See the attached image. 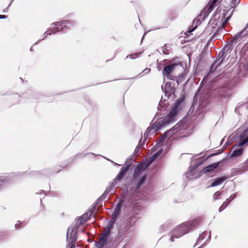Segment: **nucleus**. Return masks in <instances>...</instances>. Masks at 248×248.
<instances>
[{"mask_svg": "<svg viewBox=\"0 0 248 248\" xmlns=\"http://www.w3.org/2000/svg\"><path fill=\"white\" fill-rule=\"evenodd\" d=\"M186 97L184 95L180 97L174 102L173 105L171 107V109L169 111L168 114L166 116L162 117L161 120L158 122H155L153 123L155 118H154L150 123V126H149L145 133L144 140H146L149 135H151L152 130H154L152 133L160 130L163 128L166 127L167 125L175 122L178 115L180 110L182 109L183 106L185 103Z\"/></svg>", "mask_w": 248, "mask_h": 248, "instance_id": "f257e3e1", "label": "nucleus"}, {"mask_svg": "<svg viewBox=\"0 0 248 248\" xmlns=\"http://www.w3.org/2000/svg\"><path fill=\"white\" fill-rule=\"evenodd\" d=\"M200 222V219L196 218L191 221L185 222L177 226L172 231L170 241L172 242L174 241L173 238H178L192 230H194Z\"/></svg>", "mask_w": 248, "mask_h": 248, "instance_id": "f03ea898", "label": "nucleus"}, {"mask_svg": "<svg viewBox=\"0 0 248 248\" xmlns=\"http://www.w3.org/2000/svg\"><path fill=\"white\" fill-rule=\"evenodd\" d=\"M186 126V121L183 119L180 120L177 124L172 127L170 129L166 130L163 133L159 141L156 143V145L160 147L161 145L163 144L165 140L169 135H173V134H175L181 130H185Z\"/></svg>", "mask_w": 248, "mask_h": 248, "instance_id": "7ed1b4c3", "label": "nucleus"}, {"mask_svg": "<svg viewBox=\"0 0 248 248\" xmlns=\"http://www.w3.org/2000/svg\"><path fill=\"white\" fill-rule=\"evenodd\" d=\"M76 23L77 22L75 20L69 19L61 20L53 22L51 25L55 26V27L52 28V32L55 34L57 32L65 31L68 30H71Z\"/></svg>", "mask_w": 248, "mask_h": 248, "instance_id": "20e7f679", "label": "nucleus"}, {"mask_svg": "<svg viewBox=\"0 0 248 248\" xmlns=\"http://www.w3.org/2000/svg\"><path fill=\"white\" fill-rule=\"evenodd\" d=\"M236 139V146H245L248 145V125L243 129H239L235 135Z\"/></svg>", "mask_w": 248, "mask_h": 248, "instance_id": "39448f33", "label": "nucleus"}, {"mask_svg": "<svg viewBox=\"0 0 248 248\" xmlns=\"http://www.w3.org/2000/svg\"><path fill=\"white\" fill-rule=\"evenodd\" d=\"M179 57L176 56L172 58V63L171 64L165 66L162 69V75L164 77H168L171 75V73L173 72L176 67L177 66H181L184 71H186V68L183 66L182 62L179 61Z\"/></svg>", "mask_w": 248, "mask_h": 248, "instance_id": "423d86ee", "label": "nucleus"}, {"mask_svg": "<svg viewBox=\"0 0 248 248\" xmlns=\"http://www.w3.org/2000/svg\"><path fill=\"white\" fill-rule=\"evenodd\" d=\"M150 165L146 161L143 160L140 162L136 166L134 170L132 175L131 183L133 184L137 182L138 178L142 174V173Z\"/></svg>", "mask_w": 248, "mask_h": 248, "instance_id": "0eeeda50", "label": "nucleus"}, {"mask_svg": "<svg viewBox=\"0 0 248 248\" xmlns=\"http://www.w3.org/2000/svg\"><path fill=\"white\" fill-rule=\"evenodd\" d=\"M231 88L226 85L218 87L213 91L211 95L219 100L228 98L231 94Z\"/></svg>", "mask_w": 248, "mask_h": 248, "instance_id": "6e6552de", "label": "nucleus"}, {"mask_svg": "<svg viewBox=\"0 0 248 248\" xmlns=\"http://www.w3.org/2000/svg\"><path fill=\"white\" fill-rule=\"evenodd\" d=\"M232 49V44H229L228 43L227 45H226L218 54L214 62L211 65V70L213 69L215 66V64L216 63H217L218 61L221 60L220 62L218 63V66H219L222 62L224 61V59L226 57L227 54L231 53Z\"/></svg>", "mask_w": 248, "mask_h": 248, "instance_id": "1a4fd4ad", "label": "nucleus"}, {"mask_svg": "<svg viewBox=\"0 0 248 248\" xmlns=\"http://www.w3.org/2000/svg\"><path fill=\"white\" fill-rule=\"evenodd\" d=\"M111 234L108 231H104L101 233L98 242L94 241V246L96 248H104L110 243V237Z\"/></svg>", "mask_w": 248, "mask_h": 248, "instance_id": "9d476101", "label": "nucleus"}, {"mask_svg": "<svg viewBox=\"0 0 248 248\" xmlns=\"http://www.w3.org/2000/svg\"><path fill=\"white\" fill-rule=\"evenodd\" d=\"M218 1L219 0H210L199 15V16H202V21L204 20L208 17L209 14L213 10L215 7L217 5Z\"/></svg>", "mask_w": 248, "mask_h": 248, "instance_id": "9b49d317", "label": "nucleus"}, {"mask_svg": "<svg viewBox=\"0 0 248 248\" xmlns=\"http://www.w3.org/2000/svg\"><path fill=\"white\" fill-rule=\"evenodd\" d=\"M230 157L226 156L224 157L220 160L211 163L206 167L203 168V172H205V174L207 173H209L213 171L215 169L217 168L218 166L219 167H221L224 166V164L227 163L229 159H230Z\"/></svg>", "mask_w": 248, "mask_h": 248, "instance_id": "f8f14e48", "label": "nucleus"}, {"mask_svg": "<svg viewBox=\"0 0 248 248\" xmlns=\"http://www.w3.org/2000/svg\"><path fill=\"white\" fill-rule=\"evenodd\" d=\"M16 179L14 173H10L6 176H0V192L3 190L8 184Z\"/></svg>", "mask_w": 248, "mask_h": 248, "instance_id": "ddd939ff", "label": "nucleus"}, {"mask_svg": "<svg viewBox=\"0 0 248 248\" xmlns=\"http://www.w3.org/2000/svg\"><path fill=\"white\" fill-rule=\"evenodd\" d=\"M161 88L164 93L165 96L167 97L168 99L172 94H174L176 91L175 88L174 83L170 81L166 82L164 90L162 86H161Z\"/></svg>", "mask_w": 248, "mask_h": 248, "instance_id": "4468645a", "label": "nucleus"}, {"mask_svg": "<svg viewBox=\"0 0 248 248\" xmlns=\"http://www.w3.org/2000/svg\"><path fill=\"white\" fill-rule=\"evenodd\" d=\"M169 105V104L168 102H166V100L165 99H163V97L162 96L161 99L158 103V105L157 106V112L155 114V118H156L158 114H159V116L165 115L166 112L163 113V111H166Z\"/></svg>", "mask_w": 248, "mask_h": 248, "instance_id": "2eb2a0df", "label": "nucleus"}, {"mask_svg": "<svg viewBox=\"0 0 248 248\" xmlns=\"http://www.w3.org/2000/svg\"><path fill=\"white\" fill-rule=\"evenodd\" d=\"M147 179V175L146 174H144L142 176H141V177L139 178L134 189L135 192L138 193L140 191L141 187L143 185L145 184Z\"/></svg>", "mask_w": 248, "mask_h": 248, "instance_id": "dca6fc26", "label": "nucleus"}, {"mask_svg": "<svg viewBox=\"0 0 248 248\" xmlns=\"http://www.w3.org/2000/svg\"><path fill=\"white\" fill-rule=\"evenodd\" d=\"M78 232H71L70 237L68 239L69 242L67 244V248H75L76 243L78 239Z\"/></svg>", "mask_w": 248, "mask_h": 248, "instance_id": "f3484780", "label": "nucleus"}, {"mask_svg": "<svg viewBox=\"0 0 248 248\" xmlns=\"http://www.w3.org/2000/svg\"><path fill=\"white\" fill-rule=\"evenodd\" d=\"M228 178L226 176H220L217 178H216L214 179H212L211 181H212L211 184L207 187V188L209 187H213L222 184L225 181H226Z\"/></svg>", "mask_w": 248, "mask_h": 248, "instance_id": "a211bd4d", "label": "nucleus"}, {"mask_svg": "<svg viewBox=\"0 0 248 248\" xmlns=\"http://www.w3.org/2000/svg\"><path fill=\"white\" fill-rule=\"evenodd\" d=\"M206 160L205 158L202 159V157L197 158L193 165H190L188 168V172L191 174L192 171L195 170L200 165L202 164Z\"/></svg>", "mask_w": 248, "mask_h": 248, "instance_id": "6ab92c4d", "label": "nucleus"}, {"mask_svg": "<svg viewBox=\"0 0 248 248\" xmlns=\"http://www.w3.org/2000/svg\"><path fill=\"white\" fill-rule=\"evenodd\" d=\"M237 196L236 193L232 194L229 198L226 199L225 201L221 204L218 209L219 212H222L224 210L229 204V203L233 200Z\"/></svg>", "mask_w": 248, "mask_h": 248, "instance_id": "aec40b11", "label": "nucleus"}, {"mask_svg": "<svg viewBox=\"0 0 248 248\" xmlns=\"http://www.w3.org/2000/svg\"><path fill=\"white\" fill-rule=\"evenodd\" d=\"M247 34H248V29H247L246 25L244 29L239 32L233 36L232 38V41L234 42H237L238 40H239L240 39H242Z\"/></svg>", "mask_w": 248, "mask_h": 248, "instance_id": "412c9836", "label": "nucleus"}, {"mask_svg": "<svg viewBox=\"0 0 248 248\" xmlns=\"http://www.w3.org/2000/svg\"><path fill=\"white\" fill-rule=\"evenodd\" d=\"M124 201L122 200H120L115 206L114 211H113L111 215H115L118 217L122 211V209L123 206Z\"/></svg>", "mask_w": 248, "mask_h": 248, "instance_id": "4be33fe9", "label": "nucleus"}, {"mask_svg": "<svg viewBox=\"0 0 248 248\" xmlns=\"http://www.w3.org/2000/svg\"><path fill=\"white\" fill-rule=\"evenodd\" d=\"M92 216L90 214H88V213H85L82 216L78 217L76 218L77 221L79 222V224L83 225L85 222L91 219Z\"/></svg>", "mask_w": 248, "mask_h": 248, "instance_id": "5701e85b", "label": "nucleus"}, {"mask_svg": "<svg viewBox=\"0 0 248 248\" xmlns=\"http://www.w3.org/2000/svg\"><path fill=\"white\" fill-rule=\"evenodd\" d=\"M164 150L162 148L158 150L154 154L149 158L146 161L151 164L153 161L156 159L163 152Z\"/></svg>", "mask_w": 248, "mask_h": 248, "instance_id": "b1692460", "label": "nucleus"}, {"mask_svg": "<svg viewBox=\"0 0 248 248\" xmlns=\"http://www.w3.org/2000/svg\"><path fill=\"white\" fill-rule=\"evenodd\" d=\"M232 12L233 11L231 12V14L227 17H225V14H223V17L224 18V19H222L221 21V26H219L217 29V30L216 32H219L220 31L222 30L223 29V28L224 26V25L230 20V19L231 18V16H232Z\"/></svg>", "mask_w": 248, "mask_h": 248, "instance_id": "393cba45", "label": "nucleus"}, {"mask_svg": "<svg viewBox=\"0 0 248 248\" xmlns=\"http://www.w3.org/2000/svg\"><path fill=\"white\" fill-rule=\"evenodd\" d=\"M126 172L127 171L126 170H125L123 168H121L119 173L117 174L113 181L116 183L118 182H120L124 178Z\"/></svg>", "mask_w": 248, "mask_h": 248, "instance_id": "a878e982", "label": "nucleus"}, {"mask_svg": "<svg viewBox=\"0 0 248 248\" xmlns=\"http://www.w3.org/2000/svg\"><path fill=\"white\" fill-rule=\"evenodd\" d=\"M26 94L27 95V98L31 100L33 102H36L37 101L36 95L38 94L37 93V92L32 91H29L27 92Z\"/></svg>", "mask_w": 248, "mask_h": 248, "instance_id": "bb28decb", "label": "nucleus"}, {"mask_svg": "<svg viewBox=\"0 0 248 248\" xmlns=\"http://www.w3.org/2000/svg\"><path fill=\"white\" fill-rule=\"evenodd\" d=\"M242 147L243 146L238 147V148L235 149L231 154V156L232 157H237L240 156L244 152V149Z\"/></svg>", "mask_w": 248, "mask_h": 248, "instance_id": "cd10ccee", "label": "nucleus"}, {"mask_svg": "<svg viewBox=\"0 0 248 248\" xmlns=\"http://www.w3.org/2000/svg\"><path fill=\"white\" fill-rule=\"evenodd\" d=\"M52 29H51V28H47V31H46L44 33V37L42 39H40V40H38L34 44V45H37L39 43H40L42 40H43V39H44L45 38H46L47 37L48 35H50L51 34H53L52 32Z\"/></svg>", "mask_w": 248, "mask_h": 248, "instance_id": "c85d7f7f", "label": "nucleus"}, {"mask_svg": "<svg viewBox=\"0 0 248 248\" xmlns=\"http://www.w3.org/2000/svg\"><path fill=\"white\" fill-rule=\"evenodd\" d=\"M93 155V156H102L104 158L106 159V160H108V161H110V160L108 158L104 156L103 155H99V154H95L93 153H87V154H84V153H80V154H78L76 156H78V157H84L86 155Z\"/></svg>", "mask_w": 248, "mask_h": 248, "instance_id": "c756f323", "label": "nucleus"}, {"mask_svg": "<svg viewBox=\"0 0 248 248\" xmlns=\"http://www.w3.org/2000/svg\"><path fill=\"white\" fill-rule=\"evenodd\" d=\"M26 226V223L24 221L17 220L15 225V228L16 230H19L23 228Z\"/></svg>", "mask_w": 248, "mask_h": 248, "instance_id": "7c9ffc66", "label": "nucleus"}, {"mask_svg": "<svg viewBox=\"0 0 248 248\" xmlns=\"http://www.w3.org/2000/svg\"><path fill=\"white\" fill-rule=\"evenodd\" d=\"M132 166V168L134 167V165H133L132 161H128V159H127L125 161V166L124 167H122L125 170L127 171V170L129 169V168Z\"/></svg>", "mask_w": 248, "mask_h": 248, "instance_id": "2f4dec72", "label": "nucleus"}, {"mask_svg": "<svg viewBox=\"0 0 248 248\" xmlns=\"http://www.w3.org/2000/svg\"><path fill=\"white\" fill-rule=\"evenodd\" d=\"M186 177L187 178H188L189 180H193V179H197L199 178H198V173L197 172H193L191 173L186 172Z\"/></svg>", "mask_w": 248, "mask_h": 248, "instance_id": "473e14b6", "label": "nucleus"}, {"mask_svg": "<svg viewBox=\"0 0 248 248\" xmlns=\"http://www.w3.org/2000/svg\"><path fill=\"white\" fill-rule=\"evenodd\" d=\"M243 107H245L247 109H248V97L247 98V101L246 103H245L244 104H241L240 105H238L236 108H235V112L236 114H238L239 113V108H241Z\"/></svg>", "mask_w": 248, "mask_h": 248, "instance_id": "72a5a7b5", "label": "nucleus"}, {"mask_svg": "<svg viewBox=\"0 0 248 248\" xmlns=\"http://www.w3.org/2000/svg\"><path fill=\"white\" fill-rule=\"evenodd\" d=\"M209 51H211V50H209L208 46L207 45H206L204 46L202 52L200 54L201 58H203Z\"/></svg>", "mask_w": 248, "mask_h": 248, "instance_id": "f704fd0d", "label": "nucleus"}, {"mask_svg": "<svg viewBox=\"0 0 248 248\" xmlns=\"http://www.w3.org/2000/svg\"><path fill=\"white\" fill-rule=\"evenodd\" d=\"M141 140H142V138H141L140 139V140L139 144L135 148L134 152L137 154H138L140 152V150L141 147L142 146H143L145 144V140H143V141L142 142H141Z\"/></svg>", "mask_w": 248, "mask_h": 248, "instance_id": "c9c22d12", "label": "nucleus"}, {"mask_svg": "<svg viewBox=\"0 0 248 248\" xmlns=\"http://www.w3.org/2000/svg\"><path fill=\"white\" fill-rule=\"evenodd\" d=\"M185 76V74L184 73H181L178 75V78H176V82L177 85H179L182 82Z\"/></svg>", "mask_w": 248, "mask_h": 248, "instance_id": "e433bc0d", "label": "nucleus"}, {"mask_svg": "<svg viewBox=\"0 0 248 248\" xmlns=\"http://www.w3.org/2000/svg\"><path fill=\"white\" fill-rule=\"evenodd\" d=\"M97 203H96V202H94L92 205V207H91V208L89 209L88 210V212L89 213V214H90V216H92L95 210H96V207L97 206Z\"/></svg>", "mask_w": 248, "mask_h": 248, "instance_id": "4c0bfd02", "label": "nucleus"}, {"mask_svg": "<svg viewBox=\"0 0 248 248\" xmlns=\"http://www.w3.org/2000/svg\"><path fill=\"white\" fill-rule=\"evenodd\" d=\"M221 195H222V191H217L213 195V200L216 201V200L220 199Z\"/></svg>", "mask_w": 248, "mask_h": 248, "instance_id": "58836bf2", "label": "nucleus"}, {"mask_svg": "<svg viewBox=\"0 0 248 248\" xmlns=\"http://www.w3.org/2000/svg\"><path fill=\"white\" fill-rule=\"evenodd\" d=\"M151 71V69L146 68L144 69L137 76L134 77L133 78H140L143 76L146 73H149Z\"/></svg>", "mask_w": 248, "mask_h": 248, "instance_id": "ea45409f", "label": "nucleus"}, {"mask_svg": "<svg viewBox=\"0 0 248 248\" xmlns=\"http://www.w3.org/2000/svg\"><path fill=\"white\" fill-rule=\"evenodd\" d=\"M117 183L114 181L113 182L106 188L105 192L108 194L112 190V188L116 185Z\"/></svg>", "mask_w": 248, "mask_h": 248, "instance_id": "a19ab883", "label": "nucleus"}, {"mask_svg": "<svg viewBox=\"0 0 248 248\" xmlns=\"http://www.w3.org/2000/svg\"><path fill=\"white\" fill-rule=\"evenodd\" d=\"M114 225L113 224L108 222L105 231H108V232L111 234L112 229L113 228Z\"/></svg>", "mask_w": 248, "mask_h": 248, "instance_id": "79ce46f5", "label": "nucleus"}, {"mask_svg": "<svg viewBox=\"0 0 248 248\" xmlns=\"http://www.w3.org/2000/svg\"><path fill=\"white\" fill-rule=\"evenodd\" d=\"M140 53H132L131 54L128 55L125 58V60L127 59V58H129L130 59H135L139 57Z\"/></svg>", "mask_w": 248, "mask_h": 248, "instance_id": "37998d69", "label": "nucleus"}, {"mask_svg": "<svg viewBox=\"0 0 248 248\" xmlns=\"http://www.w3.org/2000/svg\"><path fill=\"white\" fill-rule=\"evenodd\" d=\"M81 225H82L79 224V222L77 221V223L75 224V225L72 227L71 229V232H78L79 227Z\"/></svg>", "mask_w": 248, "mask_h": 248, "instance_id": "c03bdc74", "label": "nucleus"}, {"mask_svg": "<svg viewBox=\"0 0 248 248\" xmlns=\"http://www.w3.org/2000/svg\"><path fill=\"white\" fill-rule=\"evenodd\" d=\"M170 50V47L168 46L166 44H165L162 46V52L164 54L168 55L169 54V52Z\"/></svg>", "mask_w": 248, "mask_h": 248, "instance_id": "a18cd8bd", "label": "nucleus"}, {"mask_svg": "<svg viewBox=\"0 0 248 248\" xmlns=\"http://www.w3.org/2000/svg\"><path fill=\"white\" fill-rule=\"evenodd\" d=\"M206 235H207V232H202L201 234L199 235V237L197 239V242L196 243H197L200 240H203L204 238V237L205 236H206ZM196 245H197V243H196L194 245L193 247H195Z\"/></svg>", "mask_w": 248, "mask_h": 248, "instance_id": "49530a36", "label": "nucleus"}, {"mask_svg": "<svg viewBox=\"0 0 248 248\" xmlns=\"http://www.w3.org/2000/svg\"><path fill=\"white\" fill-rule=\"evenodd\" d=\"M117 233L118 235L121 236H122L127 231V229H121L120 227H117Z\"/></svg>", "mask_w": 248, "mask_h": 248, "instance_id": "de8ad7c7", "label": "nucleus"}, {"mask_svg": "<svg viewBox=\"0 0 248 248\" xmlns=\"http://www.w3.org/2000/svg\"><path fill=\"white\" fill-rule=\"evenodd\" d=\"M222 152V151H220V150H218L217 152H215V153H212L211 154H210L209 155H208L206 158H205V159L207 160L208 159V158L212 157V156H216V155H217L219 154H220Z\"/></svg>", "mask_w": 248, "mask_h": 248, "instance_id": "09e8293b", "label": "nucleus"}, {"mask_svg": "<svg viewBox=\"0 0 248 248\" xmlns=\"http://www.w3.org/2000/svg\"><path fill=\"white\" fill-rule=\"evenodd\" d=\"M77 156H74L71 157V158H69L68 159V163L66 164H65L64 165H63L62 166H61L62 168H64L65 166H66L68 165V163H73L75 161V158Z\"/></svg>", "mask_w": 248, "mask_h": 248, "instance_id": "8fccbe9b", "label": "nucleus"}, {"mask_svg": "<svg viewBox=\"0 0 248 248\" xmlns=\"http://www.w3.org/2000/svg\"><path fill=\"white\" fill-rule=\"evenodd\" d=\"M77 156H74L71 157V158H69L68 159V163L66 164H65L64 165H63L62 166H61L62 168H64L65 166H66L68 165V163H73L75 161V158Z\"/></svg>", "mask_w": 248, "mask_h": 248, "instance_id": "3c124183", "label": "nucleus"}, {"mask_svg": "<svg viewBox=\"0 0 248 248\" xmlns=\"http://www.w3.org/2000/svg\"><path fill=\"white\" fill-rule=\"evenodd\" d=\"M241 0H231L232 7L234 8L240 2Z\"/></svg>", "mask_w": 248, "mask_h": 248, "instance_id": "603ef678", "label": "nucleus"}, {"mask_svg": "<svg viewBox=\"0 0 248 248\" xmlns=\"http://www.w3.org/2000/svg\"><path fill=\"white\" fill-rule=\"evenodd\" d=\"M112 217L109 220V222L114 225L116 221L117 220V218L118 217L116 216L115 215H112Z\"/></svg>", "mask_w": 248, "mask_h": 248, "instance_id": "864d4df0", "label": "nucleus"}, {"mask_svg": "<svg viewBox=\"0 0 248 248\" xmlns=\"http://www.w3.org/2000/svg\"><path fill=\"white\" fill-rule=\"evenodd\" d=\"M198 24V23L197 24ZM197 27V25H196L195 27H193L191 29L188 30L187 31L185 32V35L188 36L189 33H191L193 32Z\"/></svg>", "mask_w": 248, "mask_h": 248, "instance_id": "5fc2aeb1", "label": "nucleus"}, {"mask_svg": "<svg viewBox=\"0 0 248 248\" xmlns=\"http://www.w3.org/2000/svg\"><path fill=\"white\" fill-rule=\"evenodd\" d=\"M203 169H202L201 170L197 172L198 173V178H200L203 174H205V172H203Z\"/></svg>", "mask_w": 248, "mask_h": 248, "instance_id": "6e6d98bb", "label": "nucleus"}, {"mask_svg": "<svg viewBox=\"0 0 248 248\" xmlns=\"http://www.w3.org/2000/svg\"><path fill=\"white\" fill-rule=\"evenodd\" d=\"M169 80H172V81H174L176 80V77L175 76H171V75H170V77H166Z\"/></svg>", "mask_w": 248, "mask_h": 248, "instance_id": "4d7b16f0", "label": "nucleus"}, {"mask_svg": "<svg viewBox=\"0 0 248 248\" xmlns=\"http://www.w3.org/2000/svg\"><path fill=\"white\" fill-rule=\"evenodd\" d=\"M37 93L38 94L37 95H36V97H37V100L38 99H41L45 96L43 93H42L40 92H37Z\"/></svg>", "mask_w": 248, "mask_h": 248, "instance_id": "13d9d810", "label": "nucleus"}, {"mask_svg": "<svg viewBox=\"0 0 248 248\" xmlns=\"http://www.w3.org/2000/svg\"><path fill=\"white\" fill-rule=\"evenodd\" d=\"M29 173H31V174L34 175V176H38L40 174L39 172L36 171H31V172H29Z\"/></svg>", "mask_w": 248, "mask_h": 248, "instance_id": "bf43d9fd", "label": "nucleus"}, {"mask_svg": "<svg viewBox=\"0 0 248 248\" xmlns=\"http://www.w3.org/2000/svg\"><path fill=\"white\" fill-rule=\"evenodd\" d=\"M104 200L100 196L96 200L95 202L97 203V204H98L99 203L102 202Z\"/></svg>", "mask_w": 248, "mask_h": 248, "instance_id": "052dcab7", "label": "nucleus"}, {"mask_svg": "<svg viewBox=\"0 0 248 248\" xmlns=\"http://www.w3.org/2000/svg\"><path fill=\"white\" fill-rule=\"evenodd\" d=\"M108 194L104 191V192L102 194L101 197L105 200L107 199V196Z\"/></svg>", "mask_w": 248, "mask_h": 248, "instance_id": "680f3d73", "label": "nucleus"}, {"mask_svg": "<svg viewBox=\"0 0 248 248\" xmlns=\"http://www.w3.org/2000/svg\"><path fill=\"white\" fill-rule=\"evenodd\" d=\"M6 235H7V233L5 232H0V237L3 236H5ZM2 240H3L0 238V242Z\"/></svg>", "mask_w": 248, "mask_h": 248, "instance_id": "e2e57ef3", "label": "nucleus"}, {"mask_svg": "<svg viewBox=\"0 0 248 248\" xmlns=\"http://www.w3.org/2000/svg\"><path fill=\"white\" fill-rule=\"evenodd\" d=\"M70 230V227L68 228L67 230V232H66V241L68 242V239H69V231Z\"/></svg>", "mask_w": 248, "mask_h": 248, "instance_id": "0e129e2a", "label": "nucleus"}, {"mask_svg": "<svg viewBox=\"0 0 248 248\" xmlns=\"http://www.w3.org/2000/svg\"><path fill=\"white\" fill-rule=\"evenodd\" d=\"M10 6H11V3H10V4L8 5V6L6 8H4V9H3V13H7V12H8V11L9 7Z\"/></svg>", "mask_w": 248, "mask_h": 248, "instance_id": "69168bd1", "label": "nucleus"}, {"mask_svg": "<svg viewBox=\"0 0 248 248\" xmlns=\"http://www.w3.org/2000/svg\"><path fill=\"white\" fill-rule=\"evenodd\" d=\"M8 16L6 15H0V19H6Z\"/></svg>", "mask_w": 248, "mask_h": 248, "instance_id": "338daca9", "label": "nucleus"}, {"mask_svg": "<svg viewBox=\"0 0 248 248\" xmlns=\"http://www.w3.org/2000/svg\"><path fill=\"white\" fill-rule=\"evenodd\" d=\"M89 243L94 242V240L93 238H89L87 240Z\"/></svg>", "mask_w": 248, "mask_h": 248, "instance_id": "774afa93", "label": "nucleus"}]
</instances>
